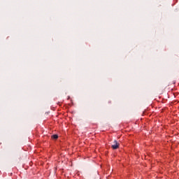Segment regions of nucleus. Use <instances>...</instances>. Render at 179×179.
Masks as SVG:
<instances>
[{
    "label": "nucleus",
    "mask_w": 179,
    "mask_h": 179,
    "mask_svg": "<svg viewBox=\"0 0 179 179\" xmlns=\"http://www.w3.org/2000/svg\"><path fill=\"white\" fill-rule=\"evenodd\" d=\"M115 144L112 145V148L113 150L118 149L120 148V143L117 142V141H115Z\"/></svg>",
    "instance_id": "nucleus-1"
},
{
    "label": "nucleus",
    "mask_w": 179,
    "mask_h": 179,
    "mask_svg": "<svg viewBox=\"0 0 179 179\" xmlns=\"http://www.w3.org/2000/svg\"><path fill=\"white\" fill-rule=\"evenodd\" d=\"M52 139H58V135L57 134L52 135Z\"/></svg>",
    "instance_id": "nucleus-2"
}]
</instances>
